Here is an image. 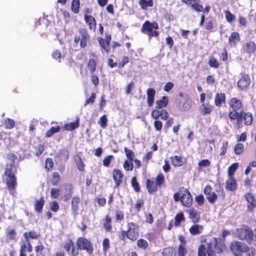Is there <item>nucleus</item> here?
Wrapping results in <instances>:
<instances>
[{"label": "nucleus", "mask_w": 256, "mask_h": 256, "mask_svg": "<svg viewBox=\"0 0 256 256\" xmlns=\"http://www.w3.org/2000/svg\"><path fill=\"white\" fill-rule=\"evenodd\" d=\"M60 180V175L57 172H55L53 174V178L52 180V184L54 186L58 184Z\"/></svg>", "instance_id": "obj_60"}, {"label": "nucleus", "mask_w": 256, "mask_h": 256, "mask_svg": "<svg viewBox=\"0 0 256 256\" xmlns=\"http://www.w3.org/2000/svg\"><path fill=\"white\" fill-rule=\"evenodd\" d=\"M184 220V218L183 214L180 213L177 214L174 218V226H178L180 222Z\"/></svg>", "instance_id": "obj_42"}, {"label": "nucleus", "mask_w": 256, "mask_h": 256, "mask_svg": "<svg viewBox=\"0 0 256 256\" xmlns=\"http://www.w3.org/2000/svg\"><path fill=\"white\" fill-rule=\"evenodd\" d=\"M74 242L70 239L68 240L64 244V248L68 252V254H72L73 256L78 254V250H74Z\"/></svg>", "instance_id": "obj_12"}, {"label": "nucleus", "mask_w": 256, "mask_h": 256, "mask_svg": "<svg viewBox=\"0 0 256 256\" xmlns=\"http://www.w3.org/2000/svg\"><path fill=\"white\" fill-rule=\"evenodd\" d=\"M138 4L143 10H146L148 7L153 6V0H140Z\"/></svg>", "instance_id": "obj_31"}, {"label": "nucleus", "mask_w": 256, "mask_h": 256, "mask_svg": "<svg viewBox=\"0 0 256 256\" xmlns=\"http://www.w3.org/2000/svg\"><path fill=\"white\" fill-rule=\"evenodd\" d=\"M77 245L80 249L86 250L88 254H91L93 251V248L91 242L84 238H80L77 241Z\"/></svg>", "instance_id": "obj_6"}, {"label": "nucleus", "mask_w": 256, "mask_h": 256, "mask_svg": "<svg viewBox=\"0 0 256 256\" xmlns=\"http://www.w3.org/2000/svg\"><path fill=\"white\" fill-rule=\"evenodd\" d=\"M241 114H242L240 116V122L244 120L246 125L251 124L253 120L252 114L250 112L245 113L244 112H241Z\"/></svg>", "instance_id": "obj_16"}, {"label": "nucleus", "mask_w": 256, "mask_h": 256, "mask_svg": "<svg viewBox=\"0 0 256 256\" xmlns=\"http://www.w3.org/2000/svg\"><path fill=\"white\" fill-rule=\"evenodd\" d=\"M4 124L6 128L10 129L14 127L15 122L14 120L8 118L5 120Z\"/></svg>", "instance_id": "obj_46"}, {"label": "nucleus", "mask_w": 256, "mask_h": 256, "mask_svg": "<svg viewBox=\"0 0 256 256\" xmlns=\"http://www.w3.org/2000/svg\"><path fill=\"white\" fill-rule=\"evenodd\" d=\"M229 104L230 108H232L233 110H240L242 106L240 100H239L237 99L236 98H232L230 100Z\"/></svg>", "instance_id": "obj_24"}, {"label": "nucleus", "mask_w": 256, "mask_h": 256, "mask_svg": "<svg viewBox=\"0 0 256 256\" xmlns=\"http://www.w3.org/2000/svg\"><path fill=\"white\" fill-rule=\"evenodd\" d=\"M137 245L138 248L142 249H145L148 246V244L146 240L144 239H139L137 241Z\"/></svg>", "instance_id": "obj_51"}, {"label": "nucleus", "mask_w": 256, "mask_h": 256, "mask_svg": "<svg viewBox=\"0 0 256 256\" xmlns=\"http://www.w3.org/2000/svg\"><path fill=\"white\" fill-rule=\"evenodd\" d=\"M245 198L249 204L248 208L250 210H253L254 208L256 207V200L254 196L250 192L245 194Z\"/></svg>", "instance_id": "obj_14"}, {"label": "nucleus", "mask_w": 256, "mask_h": 256, "mask_svg": "<svg viewBox=\"0 0 256 256\" xmlns=\"http://www.w3.org/2000/svg\"><path fill=\"white\" fill-rule=\"evenodd\" d=\"M203 230V226L199 224H194L189 229L190 233L192 235L200 234Z\"/></svg>", "instance_id": "obj_30"}, {"label": "nucleus", "mask_w": 256, "mask_h": 256, "mask_svg": "<svg viewBox=\"0 0 256 256\" xmlns=\"http://www.w3.org/2000/svg\"><path fill=\"white\" fill-rule=\"evenodd\" d=\"M180 201L184 206L190 208L192 202V198L190 192L186 190L180 196Z\"/></svg>", "instance_id": "obj_9"}, {"label": "nucleus", "mask_w": 256, "mask_h": 256, "mask_svg": "<svg viewBox=\"0 0 256 256\" xmlns=\"http://www.w3.org/2000/svg\"><path fill=\"white\" fill-rule=\"evenodd\" d=\"M122 176L123 174L120 170L118 169H114L113 170L112 177L116 182V186H118L120 184Z\"/></svg>", "instance_id": "obj_20"}, {"label": "nucleus", "mask_w": 256, "mask_h": 256, "mask_svg": "<svg viewBox=\"0 0 256 256\" xmlns=\"http://www.w3.org/2000/svg\"><path fill=\"white\" fill-rule=\"evenodd\" d=\"M242 49L244 52L252 54L255 52L256 46L254 42L248 41L243 44Z\"/></svg>", "instance_id": "obj_13"}, {"label": "nucleus", "mask_w": 256, "mask_h": 256, "mask_svg": "<svg viewBox=\"0 0 256 256\" xmlns=\"http://www.w3.org/2000/svg\"><path fill=\"white\" fill-rule=\"evenodd\" d=\"M218 196L215 192H212L206 196V198L210 203L214 204L217 200Z\"/></svg>", "instance_id": "obj_45"}, {"label": "nucleus", "mask_w": 256, "mask_h": 256, "mask_svg": "<svg viewBox=\"0 0 256 256\" xmlns=\"http://www.w3.org/2000/svg\"><path fill=\"white\" fill-rule=\"evenodd\" d=\"M213 110V106L208 104L204 103L200 108V111L202 115H206L210 114Z\"/></svg>", "instance_id": "obj_21"}, {"label": "nucleus", "mask_w": 256, "mask_h": 256, "mask_svg": "<svg viewBox=\"0 0 256 256\" xmlns=\"http://www.w3.org/2000/svg\"><path fill=\"white\" fill-rule=\"evenodd\" d=\"M50 208L51 210L54 212H56L59 210L58 204L56 202L54 201L50 204Z\"/></svg>", "instance_id": "obj_62"}, {"label": "nucleus", "mask_w": 256, "mask_h": 256, "mask_svg": "<svg viewBox=\"0 0 256 256\" xmlns=\"http://www.w3.org/2000/svg\"><path fill=\"white\" fill-rule=\"evenodd\" d=\"M237 237L241 240H246L250 243L254 240V234L252 230L247 226H243L236 230Z\"/></svg>", "instance_id": "obj_2"}, {"label": "nucleus", "mask_w": 256, "mask_h": 256, "mask_svg": "<svg viewBox=\"0 0 256 256\" xmlns=\"http://www.w3.org/2000/svg\"><path fill=\"white\" fill-rule=\"evenodd\" d=\"M158 25L156 22H150V21H146L142 25L140 29L141 32L147 34L153 29L158 30Z\"/></svg>", "instance_id": "obj_8"}, {"label": "nucleus", "mask_w": 256, "mask_h": 256, "mask_svg": "<svg viewBox=\"0 0 256 256\" xmlns=\"http://www.w3.org/2000/svg\"><path fill=\"white\" fill-rule=\"evenodd\" d=\"M226 248L224 242L212 238L206 244H201L198 249V256H212L215 253L220 254Z\"/></svg>", "instance_id": "obj_1"}, {"label": "nucleus", "mask_w": 256, "mask_h": 256, "mask_svg": "<svg viewBox=\"0 0 256 256\" xmlns=\"http://www.w3.org/2000/svg\"><path fill=\"white\" fill-rule=\"evenodd\" d=\"M226 189L228 190L234 191L236 189L237 184L233 176L229 177L226 180Z\"/></svg>", "instance_id": "obj_19"}, {"label": "nucleus", "mask_w": 256, "mask_h": 256, "mask_svg": "<svg viewBox=\"0 0 256 256\" xmlns=\"http://www.w3.org/2000/svg\"><path fill=\"white\" fill-rule=\"evenodd\" d=\"M230 248L233 254L236 256H238V254L240 252H246L250 250L246 244L238 241L232 242L230 244Z\"/></svg>", "instance_id": "obj_4"}, {"label": "nucleus", "mask_w": 256, "mask_h": 256, "mask_svg": "<svg viewBox=\"0 0 256 256\" xmlns=\"http://www.w3.org/2000/svg\"><path fill=\"white\" fill-rule=\"evenodd\" d=\"M76 163L78 164V169L80 171L83 172L84 170V164L80 158H78V160H76Z\"/></svg>", "instance_id": "obj_61"}, {"label": "nucleus", "mask_w": 256, "mask_h": 256, "mask_svg": "<svg viewBox=\"0 0 256 256\" xmlns=\"http://www.w3.org/2000/svg\"><path fill=\"white\" fill-rule=\"evenodd\" d=\"M216 191L218 193V196L219 197L221 198L222 199L224 198L225 192L222 187L220 184L216 186Z\"/></svg>", "instance_id": "obj_43"}, {"label": "nucleus", "mask_w": 256, "mask_h": 256, "mask_svg": "<svg viewBox=\"0 0 256 256\" xmlns=\"http://www.w3.org/2000/svg\"><path fill=\"white\" fill-rule=\"evenodd\" d=\"M110 37L109 36L104 40L102 38H100L98 42L100 44L102 48H103L106 52H108L110 50Z\"/></svg>", "instance_id": "obj_18"}, {"label": "nucleus", "mask_w": 256, "mask_h": 256, "mask_svg": "<svg viewBox=\"0 0 256 256\" xmlns=\"http://www.w3.org/2000/svg\"><path fill=\"white\" fill-rule=\"evenodd\" d=\"M96 63L94 59H90L88 62V67L91 73L94 72L96 68Z\"/></svg>", "instance_id": "obj_40"}, {"label": "nucleus", "mask_w": 256, "mask_h": 256, "mask_svg": "<svg viewBox=\"0 0 256 256\" xmlns=\"http://www.w3.org/2000/svg\"><path fill=\"white\" fill-rule=\"evenodd\" d=\"M124 150L128 158L127 160H134L133 157L134 156V152L132 150H128L126 147H124Z\"/></svg>", "instance_id": "obj_47"}, {"label": "nucleus", "mask_w": 256, "mask_h": 256, "mask_svg": "<svg viewBox=\"0 0 256 256\" xmlns=\"http://www.w3.org/2000/svg\"><path fill=\"white\" fill-rule=\"evenodd\" d=\"M241 112H238L236 110H232L230 112L228 116L232 120H237L238 124H240V116H242Z\"/></svg>", "instance_id": "obj_28"}, {"label": "nucleus", "mask_w": 256, "mask_h": 256, "mask_svg": "<svg viewBox=\"0 0 256 256\" xmlns=\"http://www.w3.org/2000/svg\"><path fill=\"white\" fill-rule=\"evenodd\" d=\"M78 126L79 124L78 119L76 122L66 124L64 126V128L68 130L72 131L76 128H78Z\"/></svg>", "instance_id": "obj_35"}, {"label": "nucleus", "mask_w": 256, "mask_h": 256, "mask_svg": "<svg viewBox=\"0 0 256 256\" xmlns=\"http://www.w3.org/2000/svg\"><path fill=\"white\" fill-rule=\"evenodd\" d=\"M226 18L227 21L229 22H233L236 18L235 16L229 10H226Z\"/></svg>", "instance_id": "obj_55"}, {"label": "nucleus", "mask_w": 256, "mask_h": 256, "mask_svg": "<svg viewBox=\"0 0 256 256\" xmlns=\"http://www.w3.org/2000/svg\"><path fill=\"white\" fill-rule=\"evenodd\" d=\"M146 188L150 194L156 192L158 190V186L156 184L154 181L148 180H146Z\"/></svg>", "instance_id": "obj_25"}, {"label": "nucleus", "mask_w": 256, "mask_h": 256, "mask_svg": "<svg viewBox=\"0 0 256 256\" xmlns=\"http://www.w3.org/2000/svg\"><path fill=\"white\" fill-rule=\"evenodd\" d=\"M168 98L164 96L162 98L156 102V108H162L166 107L168 104Z\"/></svg>", "instance_id": "obj_32"}, {"label": "nucleus", "mask_w": 256, "mask_h": 256, "mask_svg": "<svg viewBox=\"0 0 256 256\" xmlns=\"http://www.w3.org/2000/svg\"><path fill=\"white\" fill-rule=\"evenodd\" d=\"M186 4H190L191 8L196 12H201L203 10V6L200 4V0H182Z\"/></svg>", "instance_id": "obj_10"}, {"label": "nucleus", "mask_w": 256, "mask_h": 256, "mask_svg": "<svg viewBox=\"0 0 256 256\" xmlns=\"http://www.w3.org/2000/svg\"><path fill=\"white\" fill-rule=\"evenodd\" d=\"M114 156L112 155H109L107 156L106 157L104 158L103 160V164L105 166H108L110 165V164Z\"/></svg>", "instance_id": "obj_59"}, {"label": "nucleus", "mask_w": 256, "mask_h": 256, "mask_svg": "<svg viewBox=\"0 0 256 256\" xmlns=\"http://www.w3.org/2000/svg\"><path fill=\"white\" fill-rule=\"evenodd\" d=\"M88 38L89 36L86 32H81L80 44L82 48H84L86 46Z\"/></svg>", "instance_id": "obj_34"}, {"label": "nucleus", "mask_w": 256, "mask_h": 256, "mask_svg": "<svg viewBox=\"0 0 256 256\" xmlns=\"http://www.w3.org/2000/svg\"><path fill=\"white\" fill-rule=\"evenodd\" d=\"M208 64L210 66L214 68H218L219 66L218 62L214 58H212L209 60Z\"/></svg>", "instance_id": "obj_53"}, {"label": "nucleus", "mask_w": 256, "mask_h": 256, "mask_svg": "<svg viewBox=\"0 0 256 256\" xmlns=\"http://www.w3.org/2000/svg\"><path fill=\"white\" fill-rule=\"evenodd\" d=\"M164 174L160 173L156 176L155 182L158 187H161L164 182Z\"/></svg>", "instance_id": "obj_41"}, {"label": "nucleus", "mask_w": 256, "mask_h": 256, "mask_svg": "<svg viewBox=\"0 0 256 256\" xmlns=\"http://www.w3.org/2000/svg\"><path fill=\"white\" fill-rule=\"evenodd\" d=\"M12 166H7L4 171V174L7 176L6 178V186L9 190H14L16 185V178L12 172Z\"/></svg>", "instance_id": "obj_3"}, {"label": "nucleus", "mask_w": 256, "mask_h": 256, "mask_svg": "<svg viewBox=\"0 0 256 256\" xmlns=\"http://www.w3.org/2000/svg\"><path fill=\"white\" fill-rule=\"evenodd\" d=\"M80 202V198L78 196L72 198L71 202V208L74 214L77 213L79 206L78 204Z\"/></svg>", "instance_id": "obj_29"}, {"label": "nucleus", "mask_w": 256, "mask_h": 256, "mask_svg": "<svg viewBox=\"0 0 256 256\" xmlns=\"http://www.w3.org/2000/svg\"><path fill=\"white\" fill-rule=\"evenodd\" d=\"M133 160H124L123 166L124 170L126 171L132 170L133 168Z\"/></svg>", "instance_id": "obj_38"}, {"label": "nucleus", "mask_w": 256, "mask_h": 256, "mask_svg": "<svg viewBox=\"0 0 256 256\" xmlns=\"http://www.w3.org/2000/svg\"><path fill=\"white\" fill-rule=\"evenodd\" d=\"M84 18L86 23L88 24L90 29L94 30L96 26V22L94 18L92 16L84 14Z\"/></svg>", "instance_id": "obj_17"}, {"label": "nucleus", "mask_w": 256, "mask_h": 256, "mask_svg": "<svg viewBox=\"0 0 256 256\" xmlns=\"http://www.w3.org/2000/svg\"><path fill=\"white\" fill-rule=\"evenodd\" d=\"M110 222L111 218L109 216H107L106 218L105 222L104 224V226L106 231H110L112 228L110 224Z\"/></svg>", "instance_id": "obj_52"}, {"label": "nucleus", "mask_w": 256, "mask_h": 256, "mask_svg": "<svg viewBox=\"0 0 256 256\" xmlns=\"http://www.w3.org/2000/svg\"><path fill=\"white\" fill-rule=\"evenodd\" d=\"M238 163H234L232 164L229 168L228 170V174L229 177L233 176L234 174L238 168Z\"/></svg>", "instance_id": "obj_44"}, {"label": "nucleus", "mask_w": 256, "mask_h": 256, "mask_svg": "<svg viewBox=\"0 0 256 256\" xmlns=\"http://www.w3.org/2000/svg\"><path fill=\"white\" fill-rule=\"evenodd\" d=\"M80 5V0H73L72 2L71 10L74 13L78 12Z\"/></svg>", "instance_id": "obj_36"}, {"label": "nucleus", "mask_w": 256, "mask_h": 256, "mask_svg": "<svg viewBox=\"0 0 256 256\" xmlns=\"http://www.w3.org/2000/svg\"><path fill=\"white\" fill-rule=\"evenodd\" d=\"M170 158L172 164L175 166H182L184 163V158L180 156H175Z\"/></svg>", "instance_id": "obj_26"}, {"label": "nucleus", "mask_w": 256, "mask_h": 256, "mask_svg": "<svg viewBox=\"0 0 256 256\" xmlns=\"http://www.w3.org/2000/svg\"><path fill=\"white\" fill-rule=\"evenodd\" d=\"M195 200L198 206H202L204 203V198L202 194H200L196 197Z\"/></svg>", "instance_id": "obj_64"}, {"label": "nucleus", "mask_w": 256, "mask_h": 256, "mask_svg": "<svg viewBox=\"0 0 256 256\" xmlns=\"http://www.w3.org/2000/svg\"><path fill=\"white\" fill-rule=\"evenodd\" d=\"M44 202L45 200L44 197H41L39 200H36L34 205L35 211L38 213L41 212Z\"/></svg>", "instance_id": "obj_23"}, {"label": "nucleus", "mask_w": 256, "mask_h": 256, "mask_svg": "<svg viewBox=\"0 0 256 256\" xmlns=\"http://www.w3.org/2000/svg\"><path fill=\"white\" fill-rule=\"evenodd\" d=\"M128 230L126 232V237L132 240H136L138 236V228L133 222L128 224Z\"/></svg>", "instance_id": "obj_5"}, {"label": "nucleus", "mask_w": 256, "mask_h": 256, "mask_svg": "<svg viewBox=\"0 0 256 256\" xmlns=\"http://www.w3.org/2000/svg\"><path fill=\"white\" fill-rule=\"evenodd\" d=\"M228 148V142H226V141H224L222 144V146L220 148L222 152L220 153V155L223 156V155L225 154Z\"/></svg>", "instance_id": "obj_58"}, {"label": "nucleus", "mask_w": 256, "mask_h": 256, "mask_svg": "<svg viewBox=\"0 0 256 256\" xmlns=\"http://www.w3.org/2000/svg\"><path fill=\"white\" fill-rule=\"evenodd\" d=\"M60 190L58 188H52L50 190V196L54 198H57L59 196Z\"/></svg>", "instance_id": "obj_63"}, {"label": "nucleus", "mask_w": 256, "mask_h": 256, "mask_svg": "<svg viewBox=\"0 0 256 256\" xmlns=\"http://www.w3.org/2000/svg\"><path fill=\"white\" fill-rule=\"evenodd\" d=\"M189 214L190 218L192 219V221L194 222H198L200 216L194 208L190 209L187 210Z\"/></svg>", "instance_id": "obj_33"}, {"label": "nucleus", "mask_w": 256, "mask_h": 256, "mask_svg": "<svg viewBox=\"0 0 256 256\" xmlns=\"http://www.w3.org/2000/svg\"><path fill=\"white\" fill-rule=\"evenodd\" d=\"M147 102L148 106L150 107L153 105L156 91L154 88H149L146 90Z\"/></svg>", "instance_id": "obj_15"}, {"label": "nucleus", "mask_w": 256, "mask_h": 256, "mask_svg": "<svg viewBox=\"0 0 256 256\" xmlns=\"http://www.w3.org/2000/svg\"><path fill=\"white\" fill-rule=\"evenodd\" d=\"M72 188V186L71 184H66V186H65V190H67L68 191V194H66V195H65L64 196V200L66 201L67 200H68L72 196V194H71V190Z\"/></svg>", "instance_id": "obj_49"}, {"label": "nucleus", "mask_w": 256, "mask_h": 256, "mask_svg": "<svg viewBox=\"0 0 256 256\" xmlns=\"http://www.w3.org/2000/svg\"><path fill=\"white\" fill-rule=\"evenodd\" d=\"M186 253V250L184 244H180L178 249V256H184Z\"/></svg>", "instance_id": "obj_57"}, {"label": "nucleus", "mask_w": 256, "mask_h": 256, "mask_svg": "<svg viewBox=\"0 0 256 256\" xmlns=\"http://www.w3.org/2000/svg\"><path fill=\"white\" fill-rule=\"evenodd\" d=\"M210 162L207 160H202L198 162V170H200L203 167H208L210 166Z\"/></svg>", "instance_id": "obj_48"}, {"label": "nucleus", "mask_w": 256, "mask_h": 256, "mask_svg": "<svg viewBox=\"0 0 256 256\" xmlns=\"http://www.w3.org/2000/svg\"><path fill=\"white\" fill-rule=\"evenodd\" d=\"M240 39V35L238 32H232L228 39L229 44L230 46H234L239 41Z\"/></svg>", "instance_id": "obj_22"}, {"label": "nucleus", "mask_w": 256, "mask_h": 256, "mask_svg": "<svg viewBox=\"0 0 256 256\" xmlns=\"http://www.w3.org/2000/svg\"><path fill=\"white\" fill-rule=\"evenodd\" d=\"M250 84V76L245 74L238 81V86L242 90H246Z\"/></svg>", "instance_id": "obj_11"}, {"label": "nucleus", "mask_w": 256, "mask_h": 256, "mask_svg": "<svg viewBox=\"0 0 256 256\" xmlns=\"http://www.w3.org/2000/svg\"><path fill=\"white\" fill-rule=\"evenodd\" d=\"M131 184L132 186L136 192H138L140 191L139 186L137 182L136 177L132 178L131 180Z\"/></svg>", "instance_id": "obj_54"}, {"label": "nucleus", "mask_w": 256, "mask_h": 256, "mask_svg": "<svg viewBox=\"0 0 256 256\" xmlns=\"http://www.w3.org/2000/svg\"><path fill=\"white\" fill-rule=\"evenodd\" d=\"M24 240L20 242V256H26V252H31L32 251V246L30 241L28 239V234L24 233Z\"/></svg>", "instance_id": "obj_7"}, {"label": "nucleus", "mask_w": 256, "mask_h": 256, "mask_svg": "<svg viewBox=\"0 0 256 256\" xmlns=\"http://www.w3.org/2000/svg\"><path fill=\"white\" fill-rule=\"evenodd\" d=\"M16 236V232L13 230H9L6 234V238L8 240H14Z\"/></svg>", "instance_id": "obj_50"}, {"label": "nucleus", "mask_w": 256, "mask_h": 256, "mask_svg": "<svg viewBox=\"0 0 256 256\" xmlns=\"http://www.w3.org/2000/svg\"><path fill=\"white\" fill-rule=\"evenodd\" d=\"M226 102V96L224 94H217L215 97V104L217 106H220Z\"/></svg>", "instance_id": "obj_27"}, {"label": "nucleus", "mask_w": 256, "mask_h": 256, "mask_svg": "<svg viewBox=\"0 0 256 256\" xmlns=\"http://www.w3.org/2000/svg\"><path fill=\"white\" fill-rule=\"evenodd\" d=\"M60 128V126L52 127L48 131L46 132V136L48 138L52 136L54 134L58 132Z\"/></svg>", "instance_id": "obj_39"}, {"label": "nucleus", "mask_w": 256, "mask_h": 256, "mask_svg": "<svg viewBox=\"0 0 256 256\" xmlns=\"http://www.w3.org/2000/svg\"><path fill=\"white\" fill-rule=\"evenodd\" d=\"M244 150V144L241 143L236 144L234 147V152L236 154L239 155L243 152Z\"/></svg>", "instance_id": "obj_37"}, {"label": "nucleus", "mask_w": 256, "mask_h": 256, "mask_svg": "<svg viewBox=\"0 0 256 256\" xmlns=\"http://www.w3.org/2000/svg\"><path fill=\"white\" fill-rule=\"evenodd\" d=\"M154 126L155 130L156 131L159 132L162 130V123L160 120H154Z\"/></svg>", "instance_id": "obj_56"}]
</instances>
